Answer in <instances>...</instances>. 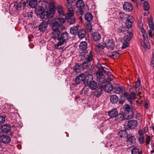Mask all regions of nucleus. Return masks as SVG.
Masks as SVG:
<instances>
[{
  "label": "nucleus",
  "instance_id": "f257e3e1",
  "mask_svg": "<svg viewBox=\"0 0 154 154\" xmlns=\"http://www.w3.org/2000/svg\"><path fill=\"white\" fill-rule=\"evenodd\" d=\"M68 34L66 32H65L62 33L60 36L58 38L59 42L55 45V48L56 49H58L59 46L63 45L65 42L66 40L68 39Z\"/></svg>",
  "mask_w": 154,
  "mask_h": 154
},
{
  "label": "nucleus",
  "instance_id": "f03ea898",
  "mask_svg": "<svg viewBox=\"0 0 154 154\" xmlns=\"http://www.w3.org/2000/svg\"><path fill=\"white\" fill-rule=\"evenodd\" d=\"M65 19L63 18H54L51 21L52 27L58 28L61 27L65 23Z\"/></svg>",
  "mask_w": 154,
  "mask_h": 154
},
{
  "label": "nucleus",
  "instance_id": "7ed1b4c3",
  "mask_svg": "<svg viewBox=\"0 0 154 154\" xmlns=\"http://www.w3.org/2000/svg\"><path fill=\"white\" fill-rule=\"evenodd\" d=\"M123 95L127 98L130 103H132L133 100L136 99V94L135 92H132L129 94L127 92H125Z\"/></svg>",
  "mask_w": 154,
  "mask_h": 154
},
{
  "label": "nucleus",
  "instance_id": "20e7f679",
  "mask_svg": "<svg viewBox=\"0 0 154 154\" xmlns=\"http://www.w3.org/2000/svg\"><path fill=\"white\" fill-rule=\"evenodd\" d=\"M124 110L127 115V119H132L134 117V113L130 108V106L128 105H126L124 106Z\"/></svg>",
  "mask_w": 154,
  "mask_h": 154
},
{
  "label": "nucleus",
  "instance_id": "39448f33",
  "mask_svg": "<svg viewBox=\"0 0 154 154\" xmlns=\"http://www.w3.org/2000/svg\"><path fill=\"white\" fill-rule=\"evenodd\" d=\"M141 32L142 33L144 41V42H141V45L144 48H148L149 43L148 41V38L147 35L145 32L144 30H143V31H141Z\"/></svg>",
  "mask_w": 154,
  "mask_h": 154
},
{
  "label": "nucleus",
  "instance_id": "423d86ee",
  "mask_svg": "<svg viewBox=\"0 0 154 154\" xmlns=\"http://www.w3.org/2000/svg\"><path fill=\"white\" fill-rule=\"evenodd\" d=\"M66 6L68 10V11L66 14L67 18H71L74 16V12L72 8V6L71 4L66 5Z\"/></svg>",
  "mask_w": 154,
  "mask_h": 154
},
{
  "label": "nucleus",
  "instance_id": "0eeeda50",
  "mask_svg": "<svg viewBox=\"0 0 154 154\" xmlns=\"http://www.w3.org/2000/svg\"><path fill=\"white\" fill-rule=\"evenodd\" d=\"M48 14L52 17L55 14V10L54 3L53 2H51L49 5Z\"/></svg>",
  "mask_w": 154,
  "mask_h": 154
},
{
  "label": "nucleus",
  "instance_id": "6e6552de",
  "mask_svg": "<svg viewBox=\"0 0 154 154\" xmlns=\"http://www.w3.org/2000/svg\"><path fill=\"white\" fill-rule=\"evenodd\" d=\"M81 58L82 60H85L86 61L90 62L93 58V56L92 54V52L90 51L89 54H83L81 55Z\"/></svg>",
  "mask_w": 154,
  "mask_h": 154
},
{
  "label": "nucleus",
  "instance_id": "1a4fd4ad",
  "mask_svg": "<svg viewBox=\"0 0 154 154\" xmlns=\"http://www.w3.org/2000/svg\"><path fill=\"white\" fill-rule=\"evenodd\" d=\"M53 32L52 34V36L54 39H56L58 38L60 32L58 28L52 27Z\"/></svg>",
  "mask_w": 154,
  "mask_h": 154
},
{
  "label": "nucleus",
  "instance_id": "9d476101",
  "mask_svg": "<svg viewBox=\"0 0 154 154\" xmlns=\"http://www.w3.org/2000/svg\"><path fill=\"white\" fill-rule=\"evenodd\" d=\"M137 122L134 120H132L129 121L128 122L127 127L128 128L133 129L137 125Z\"/></svg>",
  "mask_w": 154,
  "mask_h": 154
},
{
  "label": "nucleus",
  "instance_id": "9b49d317",
  "mask_svg": "<svg viewBox=\"0 0 154 154\" xmlns=\"http://www.w3.org/2000/svg\"><path fill=\"white\" fill-rule=\"evenodd\" d=\"M123 9L127 12H130L133 10L132 5L130 2H126L124 3L123 5Z\"/></svg>",
  "mask_w": 154,
  "mask_h": 154
},
{
  "label": "nucleus",
  "instance_id": "f8f14e48",
  "mask_svg": "<svg viewBox=\"0 0 154 154\" xmlns=\"http://www.w3.org/2000/svg\"><path fill=\"white\" fill-rule=\"evenodd\" d=\"M96 75L97 80L99 82H100L101 83L104 82L105 80L104 76L103 75L102 72H100V71H97Z\"/></svg>",
  "mask_w": 154,
  "mask_h": 154
},
{
  "label": "nucleus",
  "instance_id": "ddd939ff",
  "mask_svg": "<svg viewBox=\"0 0 154 154\" xmlns=\"http://www.w3.org/2000/svg\"><path fill=\"white\" fill-rule=\"evenodd\" d=\"M48 26V23L43 21L39 25V29L40 31L43 32L46 29Z\"/></svg>",
  "mask_w": 154,
  "mask_h": 154
},
{
  "label": "nucleus",
  "instance_id": "4468645a",
  "mask_svg": "<svg viewBox=\"0 0 154 154\" xmlns=\"http://www.w3.org/2000/svg\"><path fill=\"white\" fill-rule=\"evenodd\" d=\"M125 22L126 27L128 28H130L132 26V21L133 20V17L130 15L128 16Z\"/></svg>",
  "mask_w": 154,
  "mask_h": 154
},
{
  "label": "nucleus",
  "instance_id": "2eb2a0df",
  "mask_svg": "<svg viewBox=\"0 0 154 154\" xmlns=\"http://www.w3.org/2000/svg\"><path fill=\"white\" fill-rule=\"evenodd\" d=\"M109 116L111 118H115L118 115V111L116 109H113L108 112Z\"/></svg>",
  "mask_w": 154,
  "mask_h": 154
},
{
  "label": "nucleus",
  "instance_id": "dca6fc26",
  "mask_svg": "<svg viewBox=\"0 0 154 154\" xmlns=\"http://www.w3.org/2000/svg\"><path fill=\"white\" fill-rule=\"evenodd\" d=\"M85 78V75L84 74H82L77 77L75 79V82L76 84H79L83 81Z\"/></svg>",
  "mask_w": 154,
  "mask_h": 154
},
{
  "label": "nucleus",
  "instance_id": "f3484780",
  "mask_svg": "<svg viewBox=\"0 0 154 154\" xmlns=\"http://www.w3.org/2000/svg\"><path fill=\"white\" fill-rule=\"evenodd\" d=\"M106 45L108 48L110 49L111 50L113 49L114 45L112 40H108L106 43Z\"/></svg>",
  "mask_w": 154,
  "mask_h": 154
},
{
  "label": "nucleus",
  "instance_id": "a211bd4d",
  "mask_svg": "<svg viewBox=\"0 0 154 154\" xmlns=\"http://www.w3.org/2000/svg\"><path fill=\"white\" fill-rule=\"evenodd\" d=\"M149 25L150 29L149 31V36L151 37H152V32L153 31L154 26L152 20H150L149 21Z\"/></svg>",
  "mask_w": 154,
  "mask_h": 154
},
{
  "label": "nucleus",
  "instance_id": "6ab92c4d",
  "mask_svg": "<svg viewBox=\"0 0 154 154\" xmlns=\"http://www.w3.org/2000/svg\"><path fill=\"white\" fill-rule=\"evenodd\" d=\"M104 90L107 92H109L113 89V85L112 83H109L106 84L103 87Z\"/></svg>",
  "mask_w": 154,
  "mask_h": 154
},
{
  "label": "nucleus",
  "instance_id": "aec40b11",
  "mask_svg": "<svg viewBox=\"0 0 154 154\" xmlns=\"http://www.w3.org/2000/svg\"><path fill=\"white\" fill-rule=\"evenodd\" d=\"M85 64H83L82 66V65H79V64L75 65L73 67L74 71L77 73H79L80 72L82 67L85 66Z\"/></svg>",
  "mask_w": 154,
  "mask_h": 154
},
{
  "label": "nucleus",
  "instance_id": "412c9836",
  "mask_svg": "<svg viewBox=\"0 0 154 154\" xmlns=\"http://www.w3.org/2000/svg\"><path fill=\"white\" fill-rule=\"evenodd\" d=\"M127 142L128 144L132 145L135 144L136 142L135 138L134 136H130L127 137Z\"/></svg>",
  "mask_w": 154,
  "mask_h": 154
},
{
  "label": "nucleus",
  "instance_id": "4be33fe9",
  "mask_svg": "<svg viewBox=\"0 0 154 154\" xmlns=\"http://www.w3.org/2000/svg\"><path fill=\"white\" fill-rule=\"evenodd\" d=\"M0 139L2 142L5 143H8L11 141L10 138L7 135H2L0 136Z\"/></svg>",
  "mask_w": 154,
  "mask_h": 154
},
{
  "label": "nucleus",
  "instance_id": "5701e85b",
  "mask_svg": "<svg viewBox=\"0 0 154 154\" xmlns=\"http://www.w3.org/2000/svg\"><path fill=\"white\" fill-rule=\"evenodd\" d=\"M40 17L41 19H47L48 17H51L48 11H43L41 12Z\"/></svg>",
  "mask_w": 154,
  "mask_h": 154
},
{
  "label": "nucleus",
  "instance_id": "b1692460",
  "mask_svg": "<svg viewBox=\"0 0 154 154\" xmlns=\"http://www.w3.org/2000/svg\"><path fill=\"white\" fill-rule=\"evenodd\" d=\"M0 129L2 131L6 133L9 132L11 129V127L9 125H2L1 126Z\"/></svg>",
  "mask_w": 154,
  "mask_h": 154
},
{
  "label": "nucleus",
  "instance_id": "393cba45",
  "mask_svg": "<svg viewBox=\"0 0 154 154\" xmlns=\"http://www.w3.org/2000/svg\"><path fill=\"white\" fill-rule=\"evenodd\" d=\"M89 88L92 90L95 89L97 86V83L94 81H90L88 85Z\"/></svg>",
  "mask_w": 154,
  "mask_h": 154
},
{
  "label": "nucleus",
  "instance_id": "a878e982",
  "mask_svg": "<svg viewBox=\"0 0 154 154\" xmlns=\"http://www.w3.org/2000/svg\"><path fill=\"white\" fill-rule=\"evenodd\" d=\"M57 11L60 15L64 16L65 13L64 12L63 8L61 6L59 5L57 7Z\"/></svg>",
  "mask_w": 154,
  "mask_h": 154
},
{
  "label": "nucleus",
  "instance_id": "bb28decb",
  "mask_svg": "<svg viewBox=\"0 0 154 154\" xmlns=\"http://www.w3.org/2000/svg\"><path fill=\"white\" fill-rule=\"evenodd\" d=\"M79 48L83 51L85 50L87 48V43L85 42H81L79 45Z\"/></svg>",
  "mask_w": 154,
  "mask_h": 154
},
{
  "label": "nucleus",
  "instance_id": "cd10ccee",
  "mask_svg": "<svg viewBox=\"0 0 154 154\" xmlns=\"http://www.w3.org/2000/svg\"><path fill=\"white\" fill-rule=\"evenodd\" d=\"M86 34L85 31L83 29L81 30L78 32V35L80 38H84Z\"/></svg>",
  "mask_w": 154,
  "mask_h": 154
},
{
  "label": "nucleus",
  "instance_id": "c85d7f7f",
  "mask_svg": "<svg viewBox=\"0 0 154 154\" xmlns=\"http://www.w3.org/2000/svg\"><path fill=\"white\" fill-rule=\"evenodd\" d=\"M118 98L117 96L115 95H112L110 97V102L112 103H116L118 102Z\"/></svg>",
  "mask_w": 154,
  "mask_h": 154
},
{
  "label": "nucleus",
  "instance_id": "c756f323",
  "mask_svg": "<svg viewBox=\"0 0 154 154\" xmlns=\"http://www.w3.org/2000/svg\"><path fill=\"white\" fill-rule=\"evenodd\" d=\"M133 36L132 33L131 32H128L127 35L124 37L125 41L128 42L131 39Z\"/></svg>",
  "mask_w": 154,
  "mask_h": 154
},
{
  "label": "nucleus",
  "instance_id": "7c9ffc66",
  "mask_svg": "<svg viewBox=\"0 0 154 154\" xmlns=\"http://www.w3.org/2000/svg\"><path fill=\"white\" fill-rule=\"evenodd\" d=\"M92 38L95 41H97L100 39L101 36L98 33H95L93 35Z\"/></svg>",
  "mask_w": 154,
  "mask_h": 154
},
{
  "label": "nucleus",
  "instance_id": "2f4dec72",
  "mask_svg": "<svg viewBox=\"0 0 154 154\" xmlns=\"http://www.w3.org/2000/svg\"><path fill=\"white\" fill-rule=\"evenodd\" d=\"M78 29L77 26H73L70 29V32L73 35L76 34L78 32Z\"/></svg>",
  "mask_w": 154,
  "mask_h": 154
},
{
  "label": "nucleus",
  "instance_id": "473e14b6",
  "mask_svg": "<svg viewBox=\"0 0 154 154\" xmlns=\"http://www.w3.org/2000/svg\"><path fill=\"white\" fill-rule=\"evenodd\" d=\"M85 18L87 20L90 21L92 20L93 17L91 13L88 12L85 14Z\"/></svg>",
  "mask_w": 154,
  "mask_h": 154
},
{
  "label": "nucleus",
  "instance_id": "72a5a7b5",
  "mask_svg": "<svg viewBox=\"0 0 154 154\" xmlns=\"http://www.w3.org/2000/svg\"><path fill=\"white\" fill-rule=\"evenodd\" d=\"M76 6L77 8H83L85 6V4L83 1L79 0L76 2Z\"/></svg>",
  "mask_w": 154,
  "mask_h": 154
},
{
  "label": "nucleus",
  "instance_id": "f704fd0d",
  "mask_svg": "<svg viewBox=\"0 0 154 154\" xmlns=\"http://www.w3.org/2000/svg\"><path fill=\"white\" fill-rule=\"evenodd\" d=\"M130 16V15L126 14L121 12H119V17L122 20H124L125 18H127L128 16Z\"/></svg>",
  "mask_w": 154,
  "mask_h": 154
},
{
  "label": "nucleus",
  "instance_id": "c9c22d12",
  "mask_svg": "<svg viewBox=\"0 0 154 154\" xmlns=\"http://www.w3.org/2000/svg\"><path fill=\"white\" fill-rule=\"evenodd\" d=\"M127 133L126 130H121L119 131L118 135L121 137L127 136Z\"/></svg>",
  "mask_w": 154,
  "mask_h": 154
},
{
  "label": "nucleus",
  "instance_id": "e433bc0d",
  "mask_svg": "<svg viewBox=\"0 0 154 154\" xmlns=\"http://www.w3.org/2000/svg\"><path fill=\"white\" fill-rule=\"evenodd\" d=\"M37 4V2L36 0H30L29 2V5L32 8H35Z\"/></svg>",
  "mask_w": 154,
  "mask_h": 154
},
{
  "label": "nucleus",
  "instance_id": "4c0bfd02",
  "mask_svg": "<svg viewBox=\"0 0 154 154\" xmlns=\"http://www.w3.org/2000/svg\"><path fill=\"white\" fill-rule=\"evenodd\" d=\"M138 27L141 31H143L144 29L143 28V22L142 21L141 19H140L138 21Z\"/></svg>",
  "mask_w": 154,
  "mask_h": 154
},
{
  "label": "nucleus",
  "instance_id": "58836bf2",
  "mask_svg": "<svg viewBox=\"0 0 154 154\" xmlns=\"http://www.w3.org/2000/svg\"><path fill=\"white\" fill-rule=\"evenodd\" d=\"M125 119V117L124 114H119L117 116L116 120L119 122H121L124 120Z\"/></svg>",
  "mask_w": 154,
  "mask_h": 154
},
{
  "label": "nucleus",
  "instance_id": "ea45409f",
  "mask_svg": "<svg viewBox=\"0 0 154 154\" xmlns=\"http://www.w3.org/2000/svg\"><path fill=\"white\" fill-rule=\"evenodd\" d=\"M119 53L118 52H113L111 55L109 56V57H112L113 58H117L119 57Z\"/></svg>",
  "mask_w": 154,
  "mask_h": 154
},
{
  "label": "nucleus",
  "instance_id": "a19ab883",
  "mask_svg": "<svg viewBox=\"0 0 154 154\" xmlns=\"http://www.w3.org/2000/svg\"><path fill=\"white\" fill-rule=\"evenodd\" d=\"M114 93L117 94H119L120 93H122V88L119 87H116L114 89Z\"/></svg>",
  "mask_w": 154,
  "mask_h": 154
},
{
  "label": "nucleus",
  "instance_id": "79ce46f5",
  "mask_svg": "<svg viewBox=\"0 0 154 154\" xmlns=\"http://www.w3.org/2000/svg\"><path fill=\"white\" fill-rule=\"evenodd\" d=\"M132 154H142L141 151H139L138 149L134 148L131 150Z\"/></svg>",
  "mask_w": 154,
  "mask_h": 154
},
{
  "label": "nucleus",
  "instance_id": "37998d69",
  "mask_svg": "<svg viewBox=\"0 0 154 154\" xmlns=\"http://www.w3.org/2000/svg\"><path fill=\"white\" fill-rule=\"evenodd\" d=\"M21 4L20 2H15L14 4V7L17 10H19L21 9Z\"/></svg>",
  "mask_w": 154,
  "mask_h": 154
},
{
  "label": "nucleus",
  "instance_id": "c03bdc74",
  "mask_svg": "<svg viewBox=\"0 0 154 154\" xmlns=\"http://www.w3.org/2000/svg\"><path fill=\"white\" fill-rule=\"evenodd\" d=\"M143 9L145 11H148L149 8V5L146 1H145L143 4Z\"/></svg>",
  "mask_w": 154,
  "mask_h": 154
},
{
  "label": "nucleus",
  "instance_id": "a18cd8bd",
  "mask_svg": "<svg viewBox=\"0 0 154 154\" xmlns=\"http://www.w3.org/2000/svg\"><path fill=\"white\" fill-rule=\"evenodd\" d=\"M68 20V22L70 24H73L75 22L76 19L75 18L73 17H71V18H67Z\"/></svg>",
  "mask_w": 154,
  "mask_h": 154
},
{
  "label": "nucleus",
  "instance_id": "49530a36",
  "mask_svg": "<svg viewBox=\"0 0 154 154\" xmlns=\"http://www.w3.org/2000/svg\"><path fill=\"white\" fill-rule=\"evenodd\" d=\"M102 70L104 71V72L106 73V74L107 75H108V76H111V72L109 71L108 69L106 67H104V68H103V69Z\"/></svg>",
  "mask_w": 154,
  "mask_h": 154
},
{
  "label": "nucleus",
  "instance_id": "de8ad7c7",
  "mask_svg": "<svg viewBox=\"0 0 154 154\" xmlns=\"http://www.w3.org/2000/svg\"><path fill=\"white\" fill-rule=\"evenodd\" d=\"M43 10L44 8L42 6H38V7H37V8H36L35 10V11L38 12L40 13V12L41 13L42 12V11H43Z\"/></svg>",
  "mask_w": 154,
  "mask_h": 154
},
{
  "label": "nucleus",
  "instance_id": "09e8293b",
  "mask_svg": "<svg viewBox=\"0 0 154 154\" xmlns=\"http://www.w3.org/2000/svg\"><path fill=\"white\" fill-rule=\"evenodd\" d=\"M151 140L152 137H151L150 136H147L146 141V146L149 144Z\"/></svg>",
  "mask_w": 154,
  "mask_h": 154
},
{
  "label": "nucleus",
  "instance_id": "8fccbe9b",
  "mask_svg": "<svg viewBox=\"0 0 154 154\" xmlns=\"http://www.w3.org/2000/svg\"><path fill=\"white\" fill-rule=\"evenodd\" d=\"M125 29V28L123 26H119L118 29V32L119 33H122L124 32Z\"/></svg>",
  "mask_w": 154,
  "mask_h": 154
},
{
  "label": "nucleus",
  "instance_id": "3c124183",
  "mask_svg": "<svg viewBox=\"0 0 154 154\" xmlns=\"http://www.w3.org/2000/svg\"><path fill=\"white\" fill-rule=\"evenodd\" d=\"M105 47H106V43L104 44L100 43L97 45L98 48L101 49H103Z\"/></svg>",
  "mask_w": 154,
  "mask_h": 154
},
{
  "label": "nucleus",
  "instance_id": "603ef678",
  "mask_svg": "<svg viewBox=\"0 0 154 154\" xmlns=\"http://www.w3.org/2000/svg\"><path fill=\"white\" fill-rule=\"evenodd\" d=\"M129 45V43L125 41L123 43V45L122 46V48L124 49L127 47Z\"/></svg>",
  "mask_w": 154,
  "mask_h": 154
},
{
  "label": "nucleus",
  "instance_id": "864d4df0",
  "mask_svg": "<svg viewBox=\"0 0 154 154\" xmlns=\"http://www.w3.org/2000/svg\"><path fill=\"white\" fill-rule=\"evenodd\" d=\"M76 12L78 15H82L83 14V10L80 8H78Z\"/></svg>",
  "mask_w": 154,
  "mask_h": 154
},
{
  "label": "nucleus",
  "instance_id": "5fc2aeb1",
  "mask_svg": "<svg viewBox=\"0 0 154 154\" xmlns=\"http://www.w3.org/2000/svg\"><path fill=\"white\" fill-rule=\"evenodd\" d=\"M5 121V119L4 117L0 116V125L4 123Z\"/></svg>",
  "mask_w": 154,
  "mask_h": 154
},
{
  "label": "nucleus",
  "instance_id": "6e6d98bb",
  "mask_svg": "<svg viewBox=\"0 0 154 154\" xmlns=\"http://www.w3.org/2000/svg\"><path fill=\"white\" fill-rule=\"evenodd\" d=\"M144 137L143 136H140L139 138V143L140 144H143L144 142Z\"/></svg>",
  "mask_w": 154,
  "mask_h": 154
},
{
  "label": "nucleus",
  "instance_id": "4d7b16f0",
  "mask_svg": "<svg viewBox=\"0 0 154 154\" xmlns=\"http://www.w3.org/2000/svg\"><path fill=\"white\" fill-rule=\"evenodd\" d=\"M95 94L97 96H100L101 94V90L100 89L96 91Z\"/></svg>",
  "mask_w": 154,
  "mask_h": 154
},
{
  "label": "nucleus",
  "instance_id": "13d9d810",
  "mask_svg": "<svg viewBox=\"0 0 154 154\" xmlns=\"http://www.w3.org/2000/svg\"><path fill=\"white\" fill-rule=\"evenodd\" d=\"M136 85L137 87H139L140 85V79L139 78H137V81L136 82Z\"/></svg>",
  "mask_w": 154,
  "mask_h": 154
},
{
  "label": "nucleus",
  "instance_id": "bf43d9fd",
  "mask_svg": "<svg viewBox=\"0 0 154 154\" xmlns=\"http://www.w3.org/2000/svg\"><path fill=\"white\" fill-rule=\"evenodd\" d=\"M138 134L139 135H140V136H142L143 132V131H142V130H139L138 131Z\"/></svg>",
  "mask_w": 154,
  "mask_h": 154
},
{
  "label": "nucleus",
  "instance_id": "052dcab7",
  "mask_svg": "<svg viewBox=\"0 0 154 154\" xmlns=\"http://www.w3.org/2000/svg\"><path fill=\"white\" fill-rule=\"evenodd\" d=\"M113 80L112 78L110 77H108L106 79V81L107 82H109Z\"/></svg>",
  "mask_w": 154,
  "mask_h": 154
},
{
  "label": "nucleus",
  "instance_id": "680f3d73",
  "mask_svg": "<svg viewBox=\"0 0 154 154\" xmlns=\"http://www.w3.org/2000/svg\"><path fill=\"white\" fill-rule=\"evenodd\" d=\"M97 66L99 69L103 70V68L104 67H103L101 65H100V64L97 65Z\"/></svg>",
  "mask_w": 154,
  "mask_h": 154
},
{
  "label": "nucleus",
  "instance_id": "e2e57ef3",
  "mask_svg": "<svg viewBox=\"0 0 154 154\" xmlns=\"http://www.w3.org/2000/svg\"><path fill=\"white\" fill-rule=\"evenodd\" d=\"M75 0H66L67 3L66 4H70V3H72Z\"/></svg>",
  "mask_w": 154,
  "mask_h": 154
},
{
  "label": "nucleus",
  "instance_id": "0e129e2a",
  "mask_svg": "<svg viewBox=\"0 0 154 154\" xmlns=\"http://www.w3.org/2000/svg\"><path fill=\"white\" fill-rule=\"evenodd\" d=\"M151 65L152 66H154V57L152 58L151 61Z\"/></svg>",
  "mask_w": 154,
  "mask_h": 154
},
{
  "label": "nucleus",
  "instance_id": "69168bd1",
  "mask_svg": "<svg viewBox=\"0 0 154 154\" xmlns=\"http://www.w3.org/2000/svg\"><path fill=\"white\" fill-rule=\"evenodd\" d=\"M148 130V129L147 127H145L143 129V132L144 133H146Z\"/></svg>",
  "mask_w": 154,
  "mask_h": 154
},
{
  "label": "nucleus",
  "instance_id": "338daca9",
  "mask_svg": "<svg viewBox=\"0 0 154 154\" xmlns=\"http://www.w3.org/2000/svg\"><path fill=\"white\" fill-rule=\"evenodd\" d=\"M130 90H133L134 91H136V88L135 87H132V88H131Z\"/></svg>",
  "mask_w": 154,
  "mask_h": 154
},
{
  "label": "nucleus",
  "instance_id": "774afa93",
  "mask_svg": "<svg viewBox=\"0 0 154 154\" xmlns=\"http://www.w3.org/2000/svg\"><path fill=\"white\" fill-rule=\"evenodd\" d=\"M150 128L152 129V130L154 131V127L153 126H151Z\"/></svg>",
  "mask_w": 154,
  "mask_h": 154
}]
</instances>
